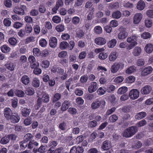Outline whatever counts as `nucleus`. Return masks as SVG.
Returning a JSON list of instances; mask_svg holds the SVG:
<instances>
[{
  "label": "nucleus",
  "mask_w": 153,
  "mask_h": 153,
  "mask_svg": "<svg viewBox=\"0 0 153 153\" xmlns=\"http://www.w3.org/2000/svg\"><path fill=\"white\" fill-rule=\"evenodd\" d=\"M137 128L135 126H131L127 128L123 133V136L126 137H129L133 136L137 132Z\"/></svg>",
  "instance_id": "1"
},
{
  "label": "nucleus",
  "mask_w": 153,
  "mask_h": 153,
  "mask_svg": "<svg viewBox=\"0 0 153 153\" xmlns=\"http://www.w3.org/2000/svg\"><path fill=\"white\" fill-rule=\"evenodd\" d=\"M105 104V101L102 99H97L93 102L91 105V108L93 110L97 109L100 107L103 108Z\"/></svg>",
  "instance_id": "2"
},
{
  "label": "nucleus",
  "mask_w": 153,
  "mask_h": 153,
  "mask_svg": "<svg viewBox=\"0 0 153 153\" xmlns=\"http://www.w3.org/2000/svg\"><path fill=\"white\" fill-rule=\"evenodd\" d=\"M74 45L75 43L74 41H70L68 45L67 42L63 41L61 42L59 47L62 50L65 49L67 48L69 51H71L74 48Z\"/></svg>",
  "instance_id": "3"
},
{
  "label": "nucleus",
  "mask_w": 153,
  "mask_h": 153,
  "mask_svg": "<svg viewBox=\"0 0 153 153\" xmlns=\"http://www.w3.org/2000/svg\"><path fill=\"white\" fill-rule=\"evenodd\" d=\"M124 65L122 62H119L114 63L112 66L111 68L112 73H115L119 69L122 70L124 67Z\"/></svg>",
  "instance_id": "4"
},
{
  "label": "nucleus",
  "mask_w": 153,
  "mask_h": 153,
  "mask_svg": "<svg viewBox=\"0 0 153 153\" xmlns=\"http://www.w3.org/2000/svg\"><path fill=\"white\" fill-rule=\"evenodd\" d=\"M27 9L26 6L25 5H21L20 7H16L14 9V12L17 14L23 15L25 14V11Z\"/></svg>",
  "instance_id": "5"
},
{
  "label": "nucleus",
  "mask_w": 153,
  "mask_h": 153,
  "mask_svg": "<svg viewBox=\"0 0 153 153\" xmlns=\"http://www.w3.org/2000/svg\"><path fill=\"white\" fill-rule=\"evenodd\" d=\"M139 94L140 92L137 89H133L129 92V97L131 99L135 100L139 97Z\"/></svg>",
  "instance_id": "6"
},
{
  "label": "nucleus",
  "mask_w": 153,
  "mask_h": 153,
  "mask_svg": "<svg viewBox=\"0 0 153 153\" xmlns=\"http://www.w3.org/2000/svg\"><path fill=\"white\" fill-rule=\"evenodd\" d=\"M111 147V142L108 140L104 141L101 145V148L103 150H108Z\"/></svg>",
  "instance_id": "7"
},
{
  "label": "nucleus",
  "mask_w": 153,
  "mask_h": 153,
  "mask_svg": "<svg viewBox=\"0 0 153 153\" xmlns=\"http://www.w3.org/2000/svg\"><path fill=\"white\" fill-rule=\"evenodd\" d=\"M98 88V84L96 82H92L88 87V90L90 93L95 91Z\"/></svg>",
  "instance_id": "8"
},
{
  "label": "nucleus",
  "mask_w": 153,
  "mask_h": 153,
  "mask_svg": "<svg viewBox=\"0 0 153 153\" xmlns=\"http://www.w3.org/2000/svg\"><path fill=\"white\" fill-rule=\"evenodd\" d=\"M49 45L50 47L55 48L57 44V39L55 37H51L49 40Z\"/></svg>",
  "instance_id": "9"
},
{
  "label": "nucleus",
  "mask_w": 153,
  "mask_h": 153,
  "mask_svg": "<svg viewBox=\"0 0 153 153\" xmlns=\"http://www.w3.org/2000/svg\"><path fill=\"white\" fill-rule=\"evenodd\" d=\"M94 42L98 45H102L106 43V40L104 38L99 37L95 39Z\"/></svg>",
  "instance_id": "10"
},
{
  "label": "nucleus",
  "mask_w": 153,
  "mask_h": 153,
  "mask_svg": "<svg viewBox=\"0 0 153 153\" xmlns=\"http://www.w3.org/2000/svg\"><path fill=\"white\" fill-rule=\"evenodd\" d=\"M4 114L5 118L8 120H9V118L13 114L11 109L9 108H6L4 109Z\"/></svg>",
  "instance_id": "11"
},
{
  "label": "nucleus",
  "mask_w": 153,
  "mask_h": 153,
  "mask_svg": "<svg viewBox=\"0 0 153 153\" xmlns=\"http://www.w3.org/2000/svg\"><path fill=\"white\" fill-rule=\"evenodd\" d=\"M153 69L150 66H148L142 71L141 75L142 76H146L150 74L152 71Z\"/></svg>",
  "instance_id": "12"
},
{
  "label": "nucleus",
  "mask_w": 153,
  "mask_h": 153,
  "mask_svg": "<svg viewBox=\"0 0 153 153\" xmlns=\"http://www.w3.org/2000/svg\"><path fill=\"white\" fill-rule=\"evenodd\" d=\"M143 16L141 13H136L133 18V23L135 24H138L141 21Z\"/></svg>",
  "instance_id": "13"
},
{
  "label": "nucleus",
  "mask_w": 153,
  "mask_h": 153,
  "mask_svg": "<svg viewBox=\"0 0 153 153\" xmlns=\"http://www.w3.org/2000/svg\"><path fill=\"white\" fill-rule=\"evenodd\" d=\"M128 33L124 29H123L119 33L118 35V38L120 40L125 39L128 36Z\"/></svg>",
  "instance_id": "14"
},
{
  "label": "nucleus",
  "mask_w": 153,
  "mask_h": 153,
  "mask_svg": "<svg viewBox=\"0 0 153 153\" xmlns=\"http://www.w3.org/2000/svg\"><path fill=\"white\" fill-rule=\"evenodd\" d=\"M20 119V116L16 113L12 115L9 120L11 122L13 123H18Z\"/></svg>",
  "instance_id": "15"
},
{
  "label": "nucleus",
  "mask_w": 153,
  "mask_h": 153,
  "mask_svg": "<svg viewBox=\"0 0 153 153\" xmlns=\"http://www.w3.org/2000/svg\"><path fill=\"white\" fill-rule=\"evenodd\" d=\"M152 90L150 86L146 85L142 88L141 90V93L143 94H149Z\"/></svg>",
  "instance_id": "16"
},
{
  "label": "nucleus",
  "mask_w": 153,
  "mask_h": 153,
  "mask_svg": "<svg viewBox=\"0 0 153 153\" xmlns=\"http://www.w3.org/2000/svg\"><path fill=\"white\" fill-rule=\"evenodd\" d=\"M31 111L30 109L26 107L23 108L21 110V114L23 117H27L29 115Z\"/></svg>",
  "instance_id": "17"
},
{
  "label": "nucleus",
  "mask_w": 153,
  "mask_h": 153,
  "mask_svg": "<svg viewBox=\"0 0 153 153\" xmlns=\"http://www.w3.org/2000/svg\"><path fill=\"white\" fill-rule=\"evenodd\" d=\"M70 103L69 101L67 100L65 101L62 103L61 110L62 111H64L66 110L70 106Z\"/></svg>",
  "instance_id": "18"
},
{
  "label": "nucleus",
  "mask_w": 153,
  "mask_h": 153,
  "mask_svg": "<svg viewBox=\"0 0 153 153\" xmlns=\"http://www.w3.org/2000/svg\"><path fill=\"white\" fill-rule=\"evenodd\" d=\"M0 49L1 52L5 53H8L11 51V48L6 44L0 47Z\"/></svg>",
  "instance_id": "19"
},
{
  "label": "nucleus",
  "mask_w": 153,
  "mask_h": 153,
  "mask_svg": "<svg viewBox=\"0 0 153 153\" xmlns=\"http://www.w3.org/2000/svg\"><path fill=\"white\" fill-rule=\"evenodd\" d=\"M146 115V112L142 111L137 114L135 116V118L136 119L140 120L144 118Z\"/></svg>",
  "instance_id": "20"
},
{
  "label": "nucleus",
  "mask_w": 153,
  "mask_h": 153,
  "mask_svg": "<svg viewBox=\"0 0 153 153\" xmlns=\"http://www.w3.org/2000/svg\"><path fill=\"white\" fill-rule=\"evenodd\" d=\"M21 81L23 84L27 85L30 82V79L28 76L24 75L21 79Z\"/></svg>",
  "instance_id": "21"
},
{
  "label": "nucleus",
  "mask_w": 153,
  "mask_h": 153,
  "mask_svg": "<svg viewBox=\"0 0 153 153\" xmlns=\"http://www.w3.org/2000/svg\"><path fill=\"white\" fill-rule=\"evenodd\" d=\"M145 50L147 53H151L153 51V45L151 43L147 44L145 47Z\"/></svg>",
  "instance_id": "22"
},
{
  "label": "nucleus",
  "mask_w": 153,
  "mask_h": 153,
  "mask_svg": "<svg viewBox=\"0 0 153 153\" xmlns=\"http://www.w3.org/2000/svg\"><path fill=\"white\" fill-rule=\"evenodd\" d=\"M142 50L140 47H136L134 49L132 52L133 55L135 56H137L141 53Z\"/></svg>",
  "instance_id": "23"
},
{
  "label": "nucleus",
  "mask_w": 153,
  "mask_h": 153,
  "mask_svg": "<svg viewBox=\"0 0 153 153\" xmlns=\"http://www.w3.org/2000/svg\"><path fill=\"white\" fill-rule=\"evenodd\" d=\"M118 56V54L116 52H112L109 56V60L111 61H114L117 58Z\"/></svg>",
  "instance_id": "24"
},
{
  "label": "nucleus",
  "mask_w": 153,
  "mask_h": 153,
  "mask_svg": "<svg viewBox=\"0 0 153 153\" xmlns=\"http://www.w3.org/2000/svg\"><path fill=\"white\" fill-rule=\"evenodd\" d=\"M32 85L35 88H38L39 86V80L36 77L34 78L32 82Z\"/></svg>",
  "instance_id": "25"
},
{
  "label": "nucleus",
  "mask_w": 153,
  "mask_h": 153,
  "mask_svg": "<svg viewBox=\"0 0 153 153\" xmlns=\"http://www.w3.org/2000/svg\"><path fill=\"white\" fill-rule=\"evenodd\" d=\"M10 141L8 135H6L3 137L1 139L0 143L1 144L5 145L8 143Z\"/></svg>",
  "instance_id": "26"
},
{
  "label": "nucleus",
  "mask_w": 153,
  "mask_h": 153,
  "mask_svg": "<svg viewBox=\"0 0 153 153\" xmlns=\"http://www.w3.org/2000/svg\"><path fill=\"white\" fill-rule=\"evenodd\" d=\"M33 138V136L31 133H27L25 134L24 137V139L26 142H29L32 141Z\"/></svg>",
  "instance_id": "27"
},
{
  "label": "nucleus",
  "mask_w": 153,
  "mask_h": 153,
  "mask_svg": "<svg viewBox=\"0 0 153 153\" xmlns=\"http://www.w3.org/2000/svg\"><path fill=\"white\" fill-rule=\"evenodd\" d=\"M122 16L121 12L119 10H117L113 13L112 14V17L115 19H119Z\"/></svg>",
  "instance_id": "28"
},
{
  "label": "nucleus",
  "mask_w": 153,
  "mask_h": 153,
  "mask_svg": "<svg viewBox=\"0 0 153 153\" xmlns=\"http://www.w3.org/2000/svg\"><path fill=\"white\" fill-rule=\"evenodd\" d=\"M61 97V94L60 93H57L55 94L52 97V102L54 103L58 101L60 99Z\"/></svg>",
  "instance_id": "29"
},
{
  "label": "nucleus",
  "mask_w": 153,
  "mask_h": 153,
  "mask_svg": "<svg viewBox=\"0 0 153 153\" xmlns=\"http://www.w3.org/2000/svg\"><path fill=\"white\" fill-rule=\"evenodd\" d=\"M145 6V3L144 1L140 0L137 3V8L139 10H142L144 8Z\"/></svg>",
  "instance_id": "30"
},
{
  "label": "nucleus",
  "mask_w": 153,
  "mask_h": 153,
  "mask_svg": "<svg viewBox=\"0 0 153 153\" xmlns=\"http://www.w3.org/2000/svg\"><path fill=\"white\" fill-rule=\"evenodd\" d=\"M117 42V41L116 39H112L108 42V46L109 48H113L115 46Z\"/></svg>",
  "instance_id": "31"
},
{
  "label": "nucleus",
  "mask_w": 153,
  "mask_h": 153,
  "mask_svg": "<svg viewBox=\"0 0 153 153\" xmlns=\"http://www.w3.org/2000/svg\"><path fill=\"white\" fill-rule=\"evenodd\" d=\"M119 7V4L118 2L111 3L108 4V8L111 9H116Z\"/></svg>",
  "instance_id": "32"
},
{
  "label": "nucleus",
  "mask_w": 153,
  "mask_h": 153,
  "mask_svg": "<svg viewBox=\"0 0 153 153\" xmlns=\"http://www.w3.org/2000/svg\"><path fill=\"white\" fill-rule=\"evenodd\" d=\"M6 68L8 70L13 71L15 68V65L14 64L11 62H8L5 65Z\"/></svg>",
  "instance_id": "33"
},
{
  "label": "nucleus",
  "mask_w": 153,
  "mask_h": 153,
  "mask_svg": "<svg viewBox=\"0 0 153 153\" xmlns=\"http://www.w3.org/2000/svg\"><path fill=\"white\" fill-rule=\"evenodd\" d=\"M105 87H100L97 90V92L98 94L100 95H102L105 94L106 90Z\"/></svg>",
  "instance_id": "34"
},
{
  "label": "nucleus",
  "mask_w": 153,
  "mask_h": 153,
  "mask_svg": "<svg viewBox=\"0 0 153 153\" xmlns=\"http://www.w3.org/2000/svg\"><path fill=\"white\" fill-rule=\"evenodd\" d=\"M118 119V117L116 115L114 114L111 115L109 117V121L110 123H114Z\"/></svg>",
  "instance_id": "35"
},
{
  "label": "nucleus",
  "mask_w": 153,
  "mask_h": 153,
  "mask_svg": "<svg viewBox=\"0 0 153 153\" xmlns=\"http://www.w3.org/2000/svg\"><path fill=\"white\" fill-rule=\"evenodd\" d=\"M137 40V37L134 35L131 36L127 38V42L129 43H131L134 42H136Z\"/></svg>",
  "instance_id": "36"
},
{
  "label": "nucleus",
  "mask_w": 153,
  "mask_h": 153,
  "mask_svg": "<svg viewBox=\"0 0 153 153\" xmlns=\"http://www.w3.org/2000/svg\"><path fill=\"white\" fill-rule=\"evenodd\" d=\"M24 124L26 126H29L32 123V119L30 117H27L23 122Z\"/></svg>",
  "instance_id": "37"
},
{
  "label": "nucleus",
  "mask_w": 153,
  "mask_h": 153,
  "mask_svg": "<svg viewBox=\"0 0 153 153\" xmlns=\"http://www.w3.org/2000/svg\"><path fill=\"white\" fill-rule=\"evenodd\" d=\"M59 62L64 67H67L68 66V57L62 59L59 61Z\"/></svg>",
  "instance_id": "38"
},
{
  "label": "nucleus",
  "mask_w": 153,
  "mask_h": 153,
  "mask_svg": "<svg viewBox=\"0 0 153 153\" xmlns=\"http://www.w3.org/2000/svg\"><path fill=\"white\" fill-rule=\"evenodd\" d=\"M135 80V77L132 76H130L127 78L125 81L126 83H131L134 82Z\"/></svg>",
  "instance_id": "39"
},
{
  "label": "nucleus",
  "mask_w": 153,
  "mask_h": 153,
  "mask_svg": "<svg viewBox=\"0 0 153 153\" xmlns=\"http://www.w3.org/2000/svg\"><path fill=\"white\" fill-rule=\"evenodd\" d=\"M136 70L134 66H131L128 68L126 71V74H130L134 72Z\"/></svg>",
  "instance_id": "40"
},
{
  "label": "nucleus",
  "mask_w": 153,
  "mask_h": 153,
  "mask_svg": "<svg viewBox=\"0 0 153 153\" xmlns=\"http://www.w3.org/2000/svg\"><path fill=\"white\" fill-rule=\"evenodd\" d=\"M50 65V62L47 60L43 61L41 64V66L45 68H47Z\"/></svg>",
  "instance_id": "41"
},
{
  "label": "nucleus",
  "mask_w": 153,
  "mask_h": 153,
  "mask_svg": "<svg viewBox=\"0 0 153 153\" xmlns=\"http://www.w3.org/2000/svg\"><path fill=\"white\" fill-rule=\"evenodd\" d=\"M142 146V143L141 142L137 141L135 142L132 145V147L137 149L140 148Z\"/></svg>",
  "instance_id": "42"
},
{
  "label": "nucleus",
  "mask_w": 153,
  "mask_h": 153,
  "mask_svg": "<svg viewBox=\"0 0 153 153\" xmlns=\"http://www.w3.org/2000/svg\"><path fill=\"white\" fill-rule=\"evenodd\" d=\"M128 88L126 87H122L118 89L117 92L120 94H124L127 91Z\"/></svg>",
  "instance_id": "43"
},
{
  "label": "nucleus",
  "mask_w": 153,
  "mask_h": 153,
  "mask_svg": "<svg viewBox=\"0 0 153 153\" xmlns=\"http://www.w3.org/2000/svg\"><path fill=\"white\" fill-rule=\"evenodd\" d=\"M25 92L27 95H32L34 93V90L31 88H26Z\"/></svg>",
  "instance_id": "44"
},
{
  "label": "nucleus",
  "mask_w": 153,
  "mask_h": 153,
  "mask_svg": "<svg viewBox=\"0 0 153 153\" xmlns=\"http://www.w3.org/2000/svg\"><path fill=\"white\" fill-rule=\"evenodd\" d=\"M33 53L35 56H41V53L40 50L38 48H33Z\"/></svg>",
  "instance_id": "45"
},
{
  "label": "nucleus",
  "mask_w": 153,
  "mask_h": 153,
  "mask_svg": "<svg viewBox=\"0 0 153 153\" xmlns=\"http://www.w3.org/2000/svg\"><path fill=\"white\" fill-rule=\"evenodd\" d=\"M15 93L16 96L19 97H23L24 96L25 94L23 91L18 89L16 90L15 91Z\"/></svg>",
  "instance_id": "46"
},
{
  "label": "nucleus",
  "mask_w": 153,
  "mask_h": 153,
  "mask_svg": "<svg viewBox=\"0 0 153 153\" xmlns=\"http://www.w3.org/2000/svg\"><path fill=\"white\" fill-rule=\"evenodd\" d=\"M8 42L11 45L14 46L17 44V40L14 38H11L9 39Z\"/></svg>",
  "instance_id": "47"
},
{
  "label": "nucleus",
  "mask_w": 153,
  "mask_h": 153,
  "mask_svg": "<svg viewBox=\"0 0 153 153\" xmlns=\"http://www.w3.org/2000/svg\"><path fill=\"white\" fill-rule=\"evenodd\" d=\"M95 33L98 34L101 33L102 32V29L101 27L99 26H97L94 28Z\"/></svg>",
  "instance_id": "48"
},
{
  "label": "nucleus",
  "mask_w": 153,
  "mask_h": 153,
  "mask_svg": "<svg viewBox=\"0 0 153 153\" xmlns=\"http://www.w3.org/2000/svg\"><path fill=\"white\" fill-rule=\"evenodd\" d=\"M11 23V21L9 18H6L4 19L3 24L5 26L9 27L10 26Z\"/></svg>",
  "instance_id": "49"
},
{
  "label": "nucleus",
  "mask_w": 153,
  "mask_h": 153,
  "mask_svg": "<svg viewBox=\"0 0 153 153\" xmlns=\"http://www.w3.org/2000/svg\"><path fill=\"white\" fill-rule=\"evenodd\" d=\"M59 128L62 130H65L67 128L66 123L64 121H63L60 123L59 125Z\"/></svg>",
  "instance_id": "50"
},
{
  "label": "nucleus",
  "mask_w": 153,
  "mask_h": 153,
  "mask_svg": "<svg viewBox=\"0 0 153 153\" xmlns=\"http://www.w3.org/2000/svg\"><path fill=\"white\" fill-rule=\"evenodd\" d=\"M39 45L42 47H45L47 44V42L44 39H41L39 41Z\"/></svg>",
  "instance_id": "51"
},
{
  "label": "nucleus",
  "mask_w": 153,
  "mask_h": 153,
  "mask_svg": "<svg viewBox=\"0 0 153 153\" xmlns=\"http://www.w3.org/2000/svg\"><path fill=\"white\" fill-rule=\"evenodd\" d=\"M56 30L59 32H62L64 30V26L63 24H59L56 27Z\"/></svg>",
  "instance_id": "52"
},
{
  "label": "nucleus",
  "mask_w": 153,
  "mask_h": 153,
  "mask_svg": "<svg viewBox=\"0 0 153 153\" xmlns=\"http://www.w3.org/2000/svg\"><path fill=\"white\" fill-rule=\"evenodd\" d=\"M105 87L106 91L108 93L114 91L115 88V87L113 85H111Z\"/></svg>",
  "instance_id": "53"
},
{
  "label": "nucleus",
  "mask_w": 153,
  "mask_h": 153,
  "mask_svg": "<svg viewBox=\"0 0 153 153\" xmlns=\"http://www.w3.org/2000/svg\"><path fill=\"white\" fill-rule=\"evenodd\" d=\"M44 102H48L49 101L50 97L48 94H44L42 97V100Z\"/></svg>",
  "instance_id": "54"
},
{
  "label": "nucleus",
  "mask_w": 153,
  "mask_h": 153,
  "mask_svg": "<svg viewBox=\"0 0 153 153\" xmlns=\"http://www.w3.org/2000/svg\"><path fill=\"white\" fill-rule=\"evenodd\" d=\"M58 56L59 58L64 59L68 57L67 53L65 51H62L59 53Z\"/></svg>",
  "instance_id": "55"
},
{
  "label": "nucleus",
  "mask_w": 153,
  "mask_h": 153,
  "mask_svg": "<svg viewBox=\"0 0 153 153\" xmlns=\"http://www.w3.org/2000/svg\"><path fill=\"white\" fill-rule=\"evenodd\" d=\"M28 142H26L25 141V140L24 139L20 143L21 148L22 149H25L27 147Z\"/></svg>",
  "instance_id": "56"
},
{
  "label": "nucleus",
  "mask_w": 153,
  "mask_h": 153,
  "mask_svg": "<svg viewBox=\"0 0 153 153\" xmlns=\"http://www.w3.org/2000/svg\"><path fill=\"white\" fill-rule=\"evenodd\" d=\"M52 20L53 22L55 23H59L60 22L61 19L59 17L55 16L53 17Z\"/></svg>",
  "instance_id": "57"
},
{
  "label": "nucleus",
  "mask_w": 153,
  "mask_h": 153,
  "mask_svg": "<svg viewBox=\"0 0 153 153\" xmlns=\"http://www.w3.org/2000/svg\"><path fill=\"white\" fill-rule=\"evenodd\" d=\"M18 100L17 98L14 97L12 100V106L13 108H15L18 106Z\"/></svg>",
  "instance_id": "58"
},
{
  "label": "nucleus",
  "mask_w": 153,
  "mask_h": 153,
  "mask_svg": "<svg viewBox=\"0 0 153 153\" xmlns=\"http://www.w3.org/2000/svg\"><path fill=\"white\" fill-rule=\"evenodd\" d=\"M146 26L147 28L151 27L152 25V20L146 19L145 22Z\"/></svg>",
  "instance_id": "59"
},
{
  "label": "nucleus",
  "mask_w": 153,
  "mask_h": 153,
  "mask_svg": "<svg viewBox=\"0 0 153 153\" xmlns=\"http://www.w3.org/2000/svg\"><path fill=\"white\" fill-rule=\"evenodd\" d=\"M25 32L26 33H30L32 30V28L31 25H26L25 27Z\"/></svg>",
  "instance_id": "60"
},
{
  "label": "nucleus",
  "mask_w": 153,
  "mask_h": 153,
  "mask_svg": "<svg viewBox=\"0 0 153 153\" xmlns=\"http://www.w3.org/2000/svg\"><path fill=\"white\" fill-rule=\"evenodd\" d=\"M99 58L101 60L105 59L108 56V55L106 53L104 52L100 53L99 55Z\"/></svg>",
  "instance_id": "61"
},
{
  "label": "nucleus",
  "mask_w": 153,
  "mask_h": 153,
  "mask_svg": "<svg viewBox=\"0 0 153 153\" xmlns=\"http://www.w3.org/2000/svg\"><path fill=\"white\" fill-rule=\"evenodd\" d=\"M42 98H39L37 100V103L35 105V108L36 109H38L40 107L42 104Z\"/></svg>",
  "instance_id": "62"
},
{
  "label": "nucleus",
  "mask_w": 153,
  "mask_h": 153,
  "mask_svg": "<svg viewBox=\"0 0 153 153\" xmlns=\"http://www.w3.org/2000/svg\"><path fill=\"white\" fill-rule=\"evenodd\" d=\"M124 79L123 76H119L117 77L114 79V81L117 83H120L123 81Z\"/></svg>",
  "instance_id": "63"
},
{
  "label": "nucleus",
  "mask_w": 153,
  "mask_h": 153,
  "mask_svg": "<svg viewBox=\"0 0 153 153\" xmlns=\"http://www.w3.org/2000/svg\"><path fill=\"white\" fill-rule=\"evenodd\" d=\"M23 24L19 22H15L13 24V27L16 29H19L22 27Z\"/></svg>",
  "instance_id": "64"
}]
</instances>
